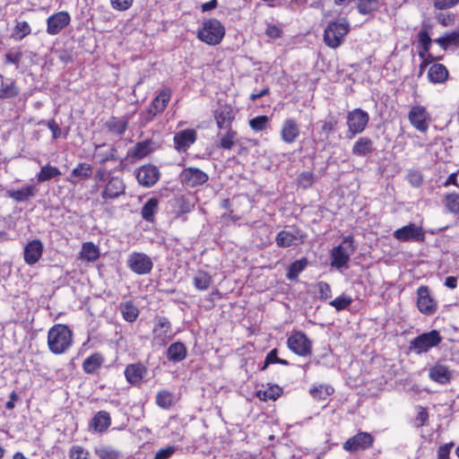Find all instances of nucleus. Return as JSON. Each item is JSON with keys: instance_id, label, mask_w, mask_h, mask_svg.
Wrapping results in <instances>:
<instances>
[{"instance_id": "1", "label": "nucleus", "mask_w": 459, "mask_h": 459, "mask_svg": "<svg viewBox=\"0 0 459 459\" xmlns=\"http://www.w3.org/2000/svg\"><path fill=\"white\" fill-rule=\"evenodd\" d=\"M94 180L96 186L101 189L100 195L105 202L116 199L126 192L124 180L105 168L96 171Z\"/></svg>"}, {"instance_id": "2", "label": "nucleus", "mask_w": 459, "mask_h": 459, "mask_svg": "<svg viewBox=\"0 0 459 459\" xmlns=\"http://www.w3.org/2000/svg\"><path fill=\"white\" fill-rule=\"evenodd\" d=\"M73 344V332L65 325H53L48 333V346L54 354L66 352Z\"/></svg>"}, {"instance_id": "3", "label": "nucleus", "mask_w": 459, "mask_h": 459, "mask_svg": "<svg viewBox=\"0 0 459 459\" xmlns=\"http://www.w3.org/2000/svg\"><path fill=\"white\" fill-rule=\"evenodd\" d=\"M224 35L225 27L214 18L204 20L196 32L197 39L210 46L220 44Z\"/></svg>"}, {"instance_id": "4", "label": "nucleus", "mask_w": 459, "mask_h": 459, "mask_svg": "<svg viewBox=\"0 0 459 459\" xmlns=\"http://www.w3.org/2000/svg\"><path fill=\"white\" fill-rule=\"evenodd\" d=\"M355 250L353 237H344L342 243L331 250V265L337 269L347 267Z\"/></svg>"}, {"instance_id": "5", "label": "nucleus", "mask_w": 459, "mask_h": 459, "mask_svg": "<svg viewBox=\"0 0 459 459\" xmlns=\"http://www.w3.org/2000/svg\"><path fill=\"white\" fill-rule=\"evenodd\" d=\"M349 30L350 23L345 19L329 23L324 31L325 43L331 48H338Z\"/></svg>"}, {"instance_id": "6", "label": "nucleus", "mask_w": 459, "mask_h": 459, "mask_svg": "<svg viewBox=\"0 0 459 459\" xmlns=\"http://www.w3.org/2000/svg\"><path fill=\"white\" fill-rule=\"evenodd\" d=\"M369 121L368 112L361 108H355L347 114L346 125L348 127L346 137L353 139L357 134H361L367 127Z\"/></svg>"}, {"instance_id": "7", "label": "nucleus", "mask_w": 459, "mask_h": 459, "mask_svg": "<svg viewBox=\"0 0 459 459\" xmlns=\"http://www.w3.org/2000/svg\"><path fill=\"white\" fill-rule=\"evenodd\" d=\"M441 341L442 338L439 333L437 330H432L430 332L421 333L411 340L410 342V350L417 354H420L437 346Z\"/></svg>"}, {"instance_id": "8", "label": "nucleus", "mask_w": 459, "mask_h": 459, "mask_svg": "<svg viewBox=\"0 0 459 459\" xmlns=\"http://www.w3.org/2000/svg\"><path fill=\"white\" fill-rule=\"evenodd\" d=\"M173 337L170 321L165 316L156 318L152 329V344L155 346H165Z\"/></svg>"}, {"instance_id": "9", "label": "nucleus", "mask_w": 459, "mask_h": 459, "mask_svg": "<svg viewBox=\"0 0 459 459\" xmlns=\"http://www.w3.org/2000/svg\"><path fill=\"white\" fill-rule=\"evenodd\" d=\"M425 235L423 228L412 222L395 230L393 233L394 238L398 241L416 243H423Z\"/></svg>"}, {"instance_id": "10", "label": "nucleus", "mask_w": 459, "mask_h": 459, "mask_svg": "<svg viewBox=\"0 0 459 459\" xmlns=\"http://www.w3.org/2000/svg\"><path fill=\"white\" fill-rule=\"evenodd\" d=\"M172 91L169 88L161 90L152 100L149 108L143 114L145 123L151 122L157 115L161 114L171 99Z\"/></svg>"}, {"instance_id": "11", "label": "nucleus", "mask_w": 459, "mask_h": 459, "mask_svg": "<svg viewBox=\"0 0 459 459\" xmlns=\"http://www.w3.org/2000/svg\"><path fill=\"white\" fill-rule=\"evenodd\" d=\"M288 348L295 354L306 357L311 354L312 342L302 332H294L287 339Z\"/></svg>"}, {"instance_id": "12", "label": "nucleus", "mask_w": 459, "mask_h": 459, "mask_svg": "<svg viewBox=\"0 0 459 459\" xmlns=\"http://www.w3.org/2000/svg\"><path fill=\"white\" fill-rule=\"evenodd\" d=\"M127 265L134 273L143 275L152 272L153 263L152 258L146 254L134 252L128 256Z\"/></svg>"}, {"instance_id": "13", "label": "nucleus", "mask_w": 459, "mask_h": 459, "mask_svg": "<svg viewBox=\"0 0 459 459\" xmlns=\"http://www.w3.org/2000/svg\"><path fill=\"white\" fill-rule=\"evenodd\" d=\"M305 238L306 235L300 230L293 228L290 230H281L275 238V242L279 247L287 248L302 244Z\"/></svg>"}, {"instance_id": "14", "label": "nucleus", "mask_w": 459, "mask_h": 459, "mask_svg": "<svg viewBox=\"0 0 459 459\" xmlns=\"http://www.w3.org/2000/svg\"><path fill=\"white\" fill-rule=\"evenodd\" d=\"M71 16L66 11L57 12L47 19V32L51 36L58 34L69 25Z\"/></svg>"}, {"instance_id": "15", "label": "nucleus", "mask_w": 459, "mask_h": 459, "mask_svg": "<svg viewBox=\"0 0 459 459\" xmlns=\"http://www.w3.org/2000/svg\"><path fill=\"white\" fill-rule=\"evenodd\" d=\"M373 442L374 437L371 434L368 432H359L343 444V449L348 452L366 450L373 445Z\"/></svg>"}, {"instance_id": "16", "label": "nucleus", "mask_w": 459, "mask_h": 459, "mask_svg": "<svg viewBox=\"0 0 459 459\" xmlns=\"http://www.w3.org/2000/svg\"><path fill=\"white\" fill-rule=\"evenodd\" d=\"M417 307L419 310L425 315H433L437 308V302L429 294L427 286L421 285L417 290Z\"/></svg>"}, {"instance_id": "17", "label": "nucleus", "mask_w": 459, "mask_h": 459, "mask_svg": "<svg viewBox=\"0 0 459 459\" xmlns=\"http://www.w3.org/2000/svg\"><path fill=\"white\" fill-rule=\"evenodd\" d=\"M408 118L410 123L420 132L425 133L429 128V114L422 106H414L411 108Z\"/></svg>"}, {"instance_id": "18", "label": "nucleus", "mask_w": 459, "mask_h": 459, "mask_svg": "<svg viewBox=\"0 0 459 459\" xmlns=\"http://www.w3.org/2000/svg\"><path fill=\"white\" fill-rule=\"evenodd\" d=\"M181 182L186 186L195 187L204 184L208 175L197 168H186L180 174Z\"/></svg>"}, {"instance_id": "19", "label": "nucleus", "mask_w": 459, "mask_h": 459, "mask_svg": "<svg viewBox=\"0 0 459 459\" xmlns=\"http://www.w3.org/2000/svg\"><path fill=\"white\" fill-rule=\"evenodd\" d=\"M138 183L146 187H151L157 183L160 178V170L156 166L144 165L142 166L136 173Z\"/></svg>"}, {"instance_id": "20", "label": "nucleus", "mask_w": 459, "mask_h": 459, "mask_svg": "<svg viewBox=\"0 0 459 459\" xmlns=\"http://www.w3.org/2000/svg\"><path fill=\"white\" fill-rule=\"evenodd\" d=\"M197 134L195 129H185L175 134L173 137L174 147L178 152H186L196 141Z\"/></svg>"}, {"instance_id": "21", "label": "nucleus", "mask_w": 459, "mask_h": 459, "mask_svg": "<svg viewBox=\"0 0 459 459\" xmlns=\"http://www.w3.org/2000/svg\"><path fill=\"white\" fill-rule=\"evenodd\" d=\"M300 129L296 119L290 117L283 121L281 128V139L283 143H293L299 136Z\"/></svg>"}, {"instance_id": "22", "label": "nucleus", "mask_w": 459, "mask_h": 459, "mask_svg": "<svg viewBox=\"0 0 459 459\" xmlns=\"http://www.w3.org/2000/svg\"><path fill=\"white\" fill-rule=\"evenodd\" d=\"M43 253V245L40 240L33 239L30 241L24 247L23 258L27 264L32 265L36 264Z\"/></svg>"}, {"instance_id": "23", "label": "nucleus", "mask_w": 459, "mask_h": 459, "mask_svg": "<svg viewBox=\"0 0 459 459\" xmlns=\"http://www.w3.org/2000/svg\"><path fill=\"white\" fill-rule=\"evenodd\" d=\"M429 377L437 384L446 385L452 378V372L447 366L437 362L429 368Z\"/></svg>"}, {"instance_id": "24", "label": "nucleus", "mask_w": 459, "mask_h": 459, "mask_svg": "<svg viewBox=\"0 0 459 459\" xmlns=\"http://www.w3.org/2000/svg\"><path fill=\"white\" fill-rule=\"evenodd\" d=\"M214 117L220 129L231 128V124L235 118V112L232 107L223 105L215 110Z\"/></svg>"}, {"instance_id": "25", "label": "nucleus", "mask_w": 459, "mask_h": 459, "mask_svg": "<svg viewBox=\"0 0 459 459\" xmlns=\"http://www.w3.org/2000/svg\"><path fill=\"white\" fill-rule=\"evenodd\" d=\"M375 152L372 139L367 136H360L354 143L351 152L357 157H368Z\"/></svg>"}, {"instance_id": "26", "label": "nucleus", "mask_w": 459, "mask_h": 459, "mask_svg": "<svg viewBox=\"0 0 459 459\" xmlns=\"http://www.w3.org/2000/svg\"><path fill=\"white\" fill-rule=\"evenodd\" d=\"M147 373L146 368L141 363L129 364L125 369V377L131 385H140Z\"/></svg>"}, {"instance_id": "27", "label": "nucleus", "mask_w": 459, "mask_h": 459, "mask_svg": "<svg viewBox=\"0 0 459 459\" xmlns=\"http://www.w3.org/2000/svg\"><path fill=\"white\" fill-rule=\"evenodd\" d=\"M448 77V70L444 65L434 63L429 66L428 71V79L431 83H444L447 81Z\"/></svg>"}, {"instance_id": "28", "label": "nucleus", "mask_w": 459, "mask_h": 459, "mask_svg": "<svg viewBox=\"0 0 459 459\" xmlns=\"http://www.w3.org/2000/svg\"><path fill=\"white\" fill-rule=\"evenodd\" d=\"M129 118L126 117H111L106 123L108 131L117 136H122L128 127Z\"/></svg>"}, {"instance_id": "29", "label": "nucleus", "mask_w": 459, "mask_h": 459, "mask_svg": "<svg viewBox=\"0 0 459 459\" xmlns=\"http://www.w3.org/2000/svg\"><path fill=\"white\" fill-rule=\"evenodd\" d=\"M104 361L105 358L100 352H94L83 360L82 369L86 374H96Z\"/></svg>"}, {"instance_id": "30", "label": "nucleus", "mask_w": 459, "mask_h": 459, "mask_svg": "<svg viewBox=\"0 0 459 459\" xmlns=\"http://www.w3.org/2000/svg\"><path fill=\"white\" fill-rule=\"evenodd\" d=\"M37 194V188L35 186L29 185L20 189L8 190L6 195L8 197L13 199L15 202L22 203L30 200L34 197Z\"/></svg>"}, {"instance_id": "31", "label": "nucleus", "mask_w": 459, "mask_h": 459, "mask_svg": "<svg viewBox=\"0 0 459 459\" xmlns=\"http://www.w3.org/2000/svg\"><path fill=\"white\" fill-rule=\"evenodd\" d=\"M429 25L424 24L417 35L419 57L424 56L425 53H429L432 44V39L429 33Z\"/></svg>"}, {"instance_id": "32", "label": "nucleus", "mask_w": 459, "mask_h": 459, "mask_svg": "<svg viewBox=\"0 0 459 459\" xmlns=\"http://www.w3.org/2000/svg\"><path fill=\"white\" fill-rule=\"evenodd\" d=\"M111 424V418L108 411H100L90 422V428L97 432H103L108 429Z\"/></svg>"}, {"instance_id": "33", "label": "nucleus", "mask_w": 459, "mask_h": 459, "mask_svg": "<svg viewBox=\"0 0 459 459\" xmlns=\"http://www.w3.org/2000/svg\"><path fill=\"white\" fill-rule=\"evenodd\" d=\"M187 349L181 342L171 343L167 350V359L172 362H180L186 359Z\"/></svg>"}, {"instance_id": "34", "label": "nucleus", "mask_w": 459, "mask_h": 459, "mask_svg": "<svg viewBox=\"0 0 459 459\" xmlns=\"http://www.w3.org/2000/svg\"><path fill=\"white\" fill-rule=\"evenodd\" d=\"M282 394V388L274 384H267L264 389L256 391V396L261 401H276Z\"/></svg>"}, {"instance_id": "35", "label": "nucleus", "mask_w": 459, "mask_h": 459, "mask_svg": "<svg viewBox=\"0 0 459 459\" xmlns=\"http://www.w3.org/2000/svg\"><path fill=\"white\" fill-rule=\"evenodd\" d=\"M92 176V166L86 162H80L75 168H74L71 171L70 177L67 178L72 184H75L74 178L87 180L91 178Z\"/></svg>"}, {"instance_id": "36", "label": "nucleus", "mask_w": 459, "mask_h": 459, "mask_svg": "<svg viewBox=\"0 0 459 459\" xmlns=\"http://www.w3.org/2000/svg\"><path fill=\"white\" fill-rule=\"evenodd\" d=\"M119 311L123 318L129 323L134 322L139 316V309L131 300L120 303Z\"/></svg>"}, {"instance_id": "37", "label": "nucleus", "mask_w": 459, "mask_h": 459, "mask_svg": "<svg viewBox=\"0 0 459 459\" xmlns=\"http://www.w3.org/2000/svg\"><path fill=\"white\" fill-rule=\"evenodd\" d=\"M212 283V277L209 273L199 270L195 273L193 277V284L198 290H206L210 288Z\"/></svg>"}, {"instance_id": "38", "label": "nucleus", "mask_w": 459, "mask_h": 459, "mask_svg": "<svg viewBox=\"0 0 459 459\" xmlns=\"http://www.w3.org/2000/svg\"><path fill=\"white\" fill-rule=\"evenodd\" d=\"M159 200L156 197H152L147 200V202L143 204L141 215L142 218L148 221L152 222L154 221V215L158 212Z\"/></svg>"}, {"instance_id": "39", "label": "nucleus", "mask_w": 459, "mask_h": 459, "mask_svg": "<svg viewBox=\"0 0 459 459\" xmlns=\"http://www.w3.org/2000/svg\"><path fill=\"white\" fill-rule=\"evenodd\" d=\"M307 264V259L305 257L291 263L286 273L287 279L293 281H297L299 273L305 270Z\"/></svg>"}, {"instance_id": "40", "label": "nucleus", "mask_w": 459, "mask_h": 459, "mask_svg": "<svg viewBox=\"0 0 459 459\" xmlns=\"http://www.w3.org/2000/svg\"><path fill=\"white\" fill-rule=\"evenodd\" d=\"M60 175L61 171L58 168L47 164L41 167L39 172L37 174V180L39 183H42L58 178Z\"/></svg>"}, {"instance_id": "41", "label": "nucleus", "mask_w": 459, "mask_h": 459, "mask_svg": "<svg viewBox=\"0 0 459 459\" xmlns=\"http://www.w3.org/2000/svg\"><path fill=\"white\" fill-rule=\"evenodd\" d=\"M100 256V251L97 246L92 242H85L82 244L81 257L88 262H94Z\"/></svg>"}, {"instance_id": "42", "label": "nucleus", "mask_w": 459, "mask_h": 459, "mask_svg": "<svg viewBox=\"0 0 459 459\" xmlns=\"http://www.w3.org/2000/svg\"><path fill=\"white\" fill-rule=\"evenodd\" d=\"M152 143L151 141H143L137 143L134 147L130 151L129 154L137 159L143 158L152 152Z\"/></svg>"}, {"instance_id": "43", "label": "nucleus", "mask_w": 459, "mask_h": 459, "mask_svg": "<svg viewBox=\"0 0 459 459\" xmlns=\"http://www.w3.org/2000/svg\"><path fill=\"white\" fill-rule=\"evenodd\" d=\"M334 389L330 385H320L313 386L309 390V394L317 400H325L328 396L332 395Z\"/></svg>"}, {"instance_id": "44", "label": "nucleus", "mask_w": 459, "mask_h": 459, "mask_svg": "<svg viewBox=\"0 0 459 459\" xmlns=\"http://www.w3.org/2000/svg\"><path fill=\"white\" fill-rule=\"evenodd\" d=\"M20 93V89L13 81L8 83L2 82L0 85V100L11 99Z\"/></svg>"}, {"instance_id": "45", "label": "nucleus", "mask_w": 459, "mask_h": 459, "mask_svg": "<svg viewBox=\"0 0 459 459\" xmlns=\"http://www.w3.org/2000/svg\"><path fill=\"white\" fill-rule=\"evenodd\" d=\"M443 49H446L451 45L459 44V32L453 31L435 39Z\"/></svg>"}, {"instance_id": "46", "label": "nucleus", "mask_w": 459, "mask_h": 459, "mask_svg": "<svg viewBox=\"0 0 459 459\" xmlns=\"http://www.w3.org/2000/svg\"><path fill=\"white\" fill-rule=\"evenodd\" d=\"M95 454L100 459H119L120 452L109 446H101L95 448Z\"/></svg>"}, {"instance_id": "47", "label": "nucleus", "mask_w": 459, "mask_h": 459, "mask_svg": "<svg viewBox=\"0 0 459 459\" xmlns=\"http://www.w3.org/2000/svg\"><path fill=\"white\" fill-rule=\"evenodd\" d=\"M357 8L360 14L371 13L379 8V0H359Z\"/></svg>"}, {"instance_id": "48", "label": "nucleus", "mask_w": 459, "mask_h": 459, "mask_svg": "<svg viewBox=\"0 0 459 459\" xmlns=\"http://www.w3.org/2000/svg\"><path fill=\"white\" fill-rule=\"evenodd\" d=\"M156 403L162 409H169L173 404V394L169 391H160L156 394Z\"/></svg>"}, {"instance_id": "49", "label": "nucleus", "mask_w": 459, "mask_h": 459, "mask_svg": "<svg viewBox=\"0 0 459 459\" xmlns=\"http://www.w3.org/2000/svg\"><path fill=\"white\" fill-rule=\"evenodd\" d=\"M269 123V117L265 115L257 116L249 120L248 124L252 130L255 132H261L264 130Z\"/></svg>"}, {"instance_id": "50", "label": "nucleus", "mask_w": 459, "mask_h": 459, "mask_svg": "<svg viewBox=\"0 0 459 459\" xmlns=\"http://www.w3.org/2000/svg\"><path fill=\"white\" fill-rule=\"evenodd\" d=\"M227 133L221 138L220 145L222 149L230 150L236 142L237 133L231 128H227Z\"/></svg>"}, {"instance_id": "51", "label": "nucleus", "mask_w": 459, "mask_h": 459, "mask_svg": "<svg viewBox=\"0 0 459 459\" xmlns=\"http://www.w3.org/2000/svg\"><path fill=\"white\" fill-rule=\"evenodd\" d=\"M68 456L69 459H90V452L81 446H72Z\"/></svg>"}, {"instance_id": "52", "label": "nucleus", "mask_w": 459, "mask_h": 459, "mask_svg": "<svg viewBox=\"0 0 459 459\" xmlns=\"http://www.w3.org/2000/svg\"><path fill=\"white\" fill-rule=\"evenodd\" d=\"M352 302V299L349 296L342 295L330 302L337 311L346 309Z\"/></svg>"}, {"instance_id": "53", "label": "nucleus", "mask_w": 459, "mask_h": 459, "mask_svg": "<svg viewBox=\"0 0 459 459\" xmlns=\"http://www.w3.org/2000/svg\"><path fill=\"white\" fill-rule=\"evenodd\" d=\"M178 450L177 446H167L159 449L153 459H170Z\"/></svg>"}, {"instance_id": "54", "label": "nucleus", "mask_w": 459, "mask_h": 459, "mask_svg": "<svg viewBox=\"0 0 459 459\" xmlns=\"http://www.w3.org/2000/svg\"><path fill=\"white\" fill-rule=\"evenodd\" d=\"M117 152V150L115 146L110 147L108 152H99L97 156L100 158V163L105 164L109 160H117L118 157Z\"/></svg>"}, {"instance_id": "55", "label": "nucleus", "mask_w": 459, "mask_h": 459, "mask_svg": "<svg viewBox=\"0 0 459 459\" xmlns=\"http://www.w3.org/2000/svg\"><path fill=\"white\" fill-rule=\"evenodd\" d=\"M321 125L320 134H324V138L319 141H326L328 139L329 134L334 130V126L336 122L330 120H321L318 122Z\"/></svg>"}, {"instance_id": "56", "label": "nucleus", "mask_w": 459, "mask_h": 459, "mask_svg": "<svg viewBox=\"0 0 459 459\" xmlns=\"http://www.w3.org/2000/svg\"><path fill=\"white\" fill-rule=\"evenodd\" d=\"M446 205L449 212L458 214L459 213V195L449 194L446 197Z\"/></svg>"}, {"instance_id": "57", "label": "nucleus", "mask_w": 459, "mask_h": 459, "mask_svg": "<svg viewBox=\"0 0 459 459\" xmlns=\"http://www.w3.org/2000/svg\"><path fill=\"white\" fill-rule=\"evenodd\" d=\"M315 175L310 171H303L298 177V183L303 188H307L313 185Z\"/></svg>"}, {"instance_id": "58", "label": "nucleus", "mask_w": 459, "mask_h": 459, "mask_svg": "<svg viewBox=\"0 0 459 459\" xmlns=\"http://www.w3.org/2000/svg\"><path fill=\"white\" fill-rule=\"evenodd\" d=\"M22 57V52L19 49H11L5 54V63L14 65L16 67L19 66L21 59Z\"/></svg>"}, {"instance_id": "59", "label": "nucleus", "mask_w": 459, "mask_h": 459, "mask_svg": "<svg viewBox=\"0 0 459 459\" xmlns=\"http://www.w3.org/2000/svg\"><path fill=\"white\" fill-rule=\"evenodd\" d=\"M264 33L270 39H276L282 36V29L280 25L274 23H266Z\"/></svg>"}, {"instance_id": "60", "label": "nucleus", "mask_w": 459, "mask_h": 459, "mask_svg": "<svg viewBox=\"0 0 459 459\" xmlns=\"http://www.w3.org/2000/svg\"><path fill=\"white\" fill-rule=\"evenodd\" d=\"M420 58L421 60L420 65V74H422V73L429 65L430 66L436 61L441 60L442 56H434L430 53H425L424 56Z\"/></svg>"}, {"instance_id": "61", "label": "nucleus", "mask_w": 459, "mask_h": 459, "mask_svg": "<svg viewBox=\"0 0 459 459\" xmlns=\"http://www.w3.org/2000/svg\"><path fill=\"white\" fill-rule=\"evenodd\" d=\"M31 30L29 23L25 21L18 22L14 27V33L22 39L30 33Z\"/></svg>"}, {"instance_id": "62", "label": "nucleus", "mask_w": 459, "mask_h": 459, "mask_svg": "<svg viewBox=\"0 0 459 459\" xmlns=\"http://www.w3.org/2000/svg\"><path fill=\"white\" fill-rule=\"evenodd\" d=\"M278 350L273 349L270 351L267 355L265 356V359L264 360L263 365L260 367V370L264 371L271 364L277 363L278 360Z\"/></svg>"}, {"instance_id": "63", "label": "nucleus", "mask_w": 459, "mask_h": 459, "mask_svg": "<svg viewBox=\"0 0 459 459\" xmlns=\"http://www.w3.org/2000/svg\"><path fill=\"white\" fill-rule=\"evenodd\" d=\"M319 298L321 299H327L332 296L331 287L327 282L319 281L316 285Z\"/></svg>"}, {"instance_id": "64", "label": "nucleus", "mask_w": 459, "mask_h": 459, "mask_svg": "<svg viewBox=\"0 0 459 459\" xmlns=\"http://www.w3.org/2000/svg\"><path fill=\"white\" fill-rule=\"evenodd\" d=\"M408 182L413 186V187H419L422 185L423 178L420 171L417 170H411L408 173L407 176Z\"/></svg>"}]
</instances>
